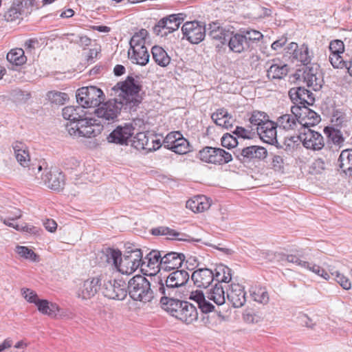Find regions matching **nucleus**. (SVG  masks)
<instances>
[{
    "instance_id": "37998d69",
    "label": "nucleus",
    "mask_w": 352,
    "mask_h": 352,
    "mask_svg": "<svg viewBox=\"0 0 352 352\" xmlns=\"http://www.w3.org/2000/svg\"><path fill=\"white\" fill-rule=\"evenodd\" d=\"M311 56L312 55L309 50L308 46L305 44H302L296 51V55H294L293 60L301 62L306 66L310 63L311 60Z\"/></svg>"
},
{
    "instance_id": "864d4df0",
    "label": "nucleus",
    "mask_w": 352,
    "mask_h": 352,
    "mask_svg": "<svg viewBox=\"0 0 352 352\" xmlns=\"http://www.w3.org/2000/svg\"><path fill=\"white\" fill-rule=\"evenodd\" d=\"M331 275L334 276V279L344 289H349L351 287V284L349 279L344 274L338 271L331 272Z\"/></svg>"
},
{
    "instance_id": "f8f14e48",
    "label": "nucleus",
    "mask_w": 352,
    "mask_h": 352,
    "mask_svg": "<svg viewBox=\"0 0 352 352\" xmlns=\"http://www.w3.org/2000/svg\"><path fill=\"white\" fill-rule=\"evenodd\" d=\"M184 14H170L161 19L153 27V32L157 36H164L177 30L184 21Z\"/></svg>"
},
{
    "instance_id": "7c9ffc66",
    "label": "nucleus",
    "mask_w": 352,
    "mask_h": 352,
    "mask_svg": "<svg viewBox=\"0 0 352 352\" xmlns=\"http://www.w3.org/2000/svg\"><path fill=\"white\" fill-rule=\"evenodd\" d=\"M228 43L229 48L231 51L235 53H241L246 50L249 47L245 41L243 34H233L229 36L227 41Z\"/></svg>"
},
{
    "instance_id": "b1692460",
    "label": "nucleus",
    "mask_w": 352,
    "mask_h": 352,
    "mask_svg": "<svg viewBox=\"0 0 352 352\" xmlns=\"http://www.w3.org/2000/svg\"><path fill=\"white\" fill-rule=\"evenodd\" d=\"M245 292L239 284H232L227 297L234 307H241L246 302Z\"/></svg>"
},
{
    "instance_id": "2eb2a0df",
    "label": "nucleus",
    "mask_w": 352,
    "mask_h": 352,
    "mask_svg": "<svg viewBox=\"0 0 352 352\" xmlns=\"http://www.w3.org/2000/svg\"><path fill=\"white\" fill-rule=\"evenodd\" d=\"M182 30L187 40L191 43L197 44L204 40L206 27L197 21H188L183 25Z\"/></svg>"
},
{
    "instance_id": "0e129e2a",
    "label": "nucleus",
    "mask_w": 352,
    "mask_h": 352,
    "mask_svg": "<svg viewBox=\"0 0 352 352\" xmlns=\"http://www.w3.org/2000/svg\"><path fill=\"white\" fill-rule=\"evenodd\" d=\"M198 307L203 313L206 314L212 311L214 308V305L206 300V298L199 302V305Z\"/></svg>"
},
{
    "instance_id": "aec40b11",
    "label": "nucleus",
    "mask_w": 352,
    "mask_h": 352,
    "mask_svg": "<svg viewBox=\"0 0 352 352\" xmlns=\"http://www.w3.org/2000/svg\"><path fill=\"white\" fill-rule=\"evenodd\" d=\"M134 128L131 124H125L124 126H118L108 136L109 142L126 144L128 140L133 135Z\"/></svg>"
},
{
    "instance_id": "f03ea898",
    "label": "nucleus",
    "mask_w": 352,
    "mask_h": 352,
    "mask_svg": "<svg viewBox=\"0 0 352 352\" xmlns=\"http://www.w3.org/2000/svg\"><path fill=\"white\" fill-rule=\"evenodd\" d=\"M126 251L122 256L121 252L112 248H107L103 252L106 262L113 266L122 274H130L139 267L145 264L143 254L140 248L133 244L126 245Z\"/></svg>"
},
{
    "instance_id": "8fccbe9b",
    "label": "nucleus",
    "mask_w": 352,
    "mask_h": 352,
    "mask_svg": "<svg viewBox=\"0 0 352 352\" xmlns=\"http://www.w3.org/2000/svg\"><path fill=\"white\" fill-rule=\"evenodd\" d=\"M48 98L52 103H55L56 104H63L69 100V96L67 94L59 91L49 92Z\"/></svg>"
},
{
    "instance_id": "603ef678",
    "label": "nucleus",
    "mask_w": 352,
    "mask_h": 352,
    "mask_svg": "<svg viewBox=\"0 0 352 352\" xmlns=\"http://www.w3.org/2000/svg\"><path fill=\"white\" fill-rule=\"evenodd\" d=\"M303 268H306L309 271L314 272L319 276L324 278L327 280L330 278L329 274L325 270L321 268L319 265L314 263H311L306 261V265H304Z\"/></svg>"
},
{
    "instance_id": "49530a36",
    "label": "nucleus",
    "mask_w": 352,
    "mask_h": 352,
    "mask_svg": "<svg viewBox=\"0 0 352 352\" xmlns=\"http://www.w3.org/2000/svg\"><path fill=\"white\" fill-rule=\"evenodd\" d=\"M148 35V32L145 29H142L135 33L130 40V50L135 49L136 47H145V38Z\"/></svg>"
},
{
    "instance_id": "6e6552de",
    "label": "nucleus",
    "mask_w": 352,
    "mask_h": 352,
    "mask_svg": "<svg viewBox=\"0 0 352 352\" xmlns=\"http://www.w3.org/2000/svg\"><path fill=\"white\" fill-rule=\"evenodd\" d=\"M101 289L105 297L112 300H123L127 296V285L120 279H104Z\"/></svg>"
},
{
    "instance_id": "3c124183",
    "label": "nucleus",
    "mask_w": 352,
    "mask_h": 352,
    "mask_svg": "<svg viewBox=\"0 0 352 352\" xmlns=\"http://www.w3.org/2000/svg\"><path fill=\"white\" fill-rule=\"evenodd\" d=\"M15 252L21 257L31 261H36L37 255L30 248L25 246L17 245Z\"/></svg>"
},
{
    "instance_id": "2f4dec72",
    "label": "nucleus",
    "mask_w": 352,
    "mask_h": 352,
    "mask_svg": "<svg viewBox=\"0 0 352 352\" xmlns=\"http://www.w3.org/2000/svg\"><path fill=\"white\" fill-rule=\"evenodd\" d=\"M338 163L342 172L352 177V149L343 150L339 156Z\"/></svg>"
},
{
    "instance_id": "cd10ccee",
    "label": "nucleus",
    "mask_w": 352,
    "mask_h": 352,
    "mask_svg": "<svg viewBox=\"0 0 352 352\" xmlns=\"http://www.w3.org/2000/svg\"><path fill=\"white\" fill-rule=\"evenodd\" d=\"M280 129L287 131H294L300 125V120L298 116L292 112L291 114H284L280 116L276 121Z\"/></svg>"
},
{
    "instance_id": "6ab92c4d",
    "label": "nucleus",
    "mask_w": 352,
    "mask_h": 352,
    "mask_svg": "<svg viewBox=\"0 0 352 352\" xmlns=\"http://www.w3.org/2000/svg\"><path fill=\"white\" fill-rule=\"evenodd\" d=\"M32 6V1L26 0L23 2L14 3L4 14V18L7 21H14L22 16H27L32 11L29 7Z\"/></svg>"
},
{
    "instance_id": "9b49d317",
    "label": "nucleus",
    "mask_w": 352,
    "mask_h": 352,
    "mask_svg": "<svg viewBox=\"0 0 352 352\" xmlns=\"http://www.w3.org/2000/svg\"><path fill=\"white\" fill-rule=\"evenodd\" d=\"M163 145L165 148L179 155H184L190 151L189 142L179 131L169 133L164 138Z\"/></svg>"
},
{
    "instance_id": "f704fd0d",
    "label": "nucleus",
    "mask_w": 352,
    "mask_h": 352,
    "mask_svg": "<svg viewBox=\"0 0 352 352\" xmlns=\"http://www.w3.org/2000/svg\"><path fill=\"white\" fill-rule=\"evenodd\" d=\"M163 254L164 252L152 250L146 254L144 259L143 260L145 261V263L146 262V266L151 269H162Z\"/></svg>"
},
{
    "instance_id": "4468645a",
    "label": "nucleus",
    "mask_w": 352,
    "mask_h": 352,
    "mask_svg": "<svg viewBox=\"0 0 352 352\" xmlns=\"http://www.w3.org/2000/svg\"><path fill=\"white\" fill-rule=\"evenodd\" d=\"M296 76H298L297 78L302 77L307 86L312 87L315 90L321 87L322 80L321 79L319 65L317 64L305 66L303 70H298L296 74Z\"/></svg>"
},
{
    "instance_id": "c9c22d12",
    "label": "nucleus",
    "mask_w": 352,
    "mask_h": 352,
    "mask_svg": "<svg viewBox=\"0 0 352 352\" xmlns=\"http://www.w3.org/2000/svg\"><path fill=\"white\" fill-rule=\"evenodd\" d=\"M151 53L153 60L158 65L166 67L170 63V58L162 47L153 46L151 49Z\"/></svg>"
},
{
    "instance_id": "39448f33",
    "label": "nucleus",
    "mask_w": 352,
    "mask_h": 352,
    "mask_svg": "<svg viewBox=\"0 0 352 352\" xmlns=\"http://www.w3.org/2000/svg\"><path fill=\"white\" fill-rule=\"evenodd\" d=\"M127 294L133 300L143 303L151 302L155 296L150 282L142 275H136L129 280Z\"/></svg>"
},
{
    "instance_id": "1a4fd4ad",
    "label": "nucleus",
    "mask_w": 352,
    "mask_h": 352,
    "mask_svg": "<svg viewBox=\"0 0 352 352\" xmlns=\"http://www.w3.org/2000/svg\"><path fill=\"white\" fill-rule=\"evenodd\" d=\"M36 178H41L47 187L53 190H62L65 186V176L63 173L56 168L49 169L46 163Z\"/></svg>"
},
{
    "instance_id": "412c9836",
    "label": "nucleus",
    "mask_w": 352,
    "mask_h": 352,
    "mask_svg": "<svg viewBox=\"0 0 352 352\" xmlns=\"http://www.w3.org/2000/svg\"><path fill=\"white\" fill-rule=\"evenodd\" d=\"M277 127L278 126L276 122L275 123L269 120L262 126H258L256 132L263 142L274 144L277 142Z\"/></svg>"
},
{
    "instance_id": "9d476101",
    "label": "nucleus",
    "mask_w": 352,
    "mask_h": 352,
    "mask_svg": "<svg viewBox=\"0 0 352 352\" xmlns=\"http://www.w3.org/2000/svg\"><path fill=\"white\" fill-rule=\"evenodd\" d=\"M199 158L205 162L223 164L232 160V154L220 148L206 146L199 152Z\"/></svg>"
},
{
    "instance_id": "a18cd8bd",
    "label": "nucleus",
    "mask_w": 352,
    "mask_h": 352,
    "mask_svg": "<svg viewBox=\"0 0 352 352\" xmlns=\"http://www.w3.org/2000/svg\"><path fill=\"white\" fill-rule=\"evenodd\" d=\"M214 279L220 283H229L231 279V270L225 266L220 265L216 269V273L214 274Z\"/></svg>"
},
{
    "instance_id": "72a5a7b5",
    "label": "nucleus",
    "mask_w": 352,
    "mask_h": 352,
    "mask_svg": "<svg viewBox=\"0 0 352 352\" xmlns=\"http://www.w3.org/2000/svg\"><path fill=\"white\" fill-rule=\"evenodd\" d=\"M289 67L286 64H272L267 70V76L270 80H280L288 74Z\"/></svg>"
},
{
    "instance_id": "c03bdc74",
    "label": "nucleus",
    "mask_w": 352,
    "mask_h": 352,
    "mask_svg": "<svg viewBox=\"0 0 352 352\" xmlns=\"http://www.w3.org/2000/svg\"><path fill=\"white\" fill-rule=\"evenodd\" d=\"M269 120L268 116L261 111H254L252 112L249 121L252 126H255L254 130L258 131V126H262L264 123Z\"/></svg>"
},
{
    "instance_id": "338daca9",
    "label": "nucleus",
    "mask_w": 352,
    "mask_h": 352,
    "mask_svg": "<svg viewBox=\"0 0 352 352\" xmlns=\"http://www.w3.org/2000/svg\"><path fill=\"white\" fill-rule=\"evenodd\" d=\"M43 226L45 228V229L50 232H55L57 228L56 222L51 219H47L43 221Z\"/></svg>"
},
{
    "instance_id": "e2e57ef3",
    "label": "nucleus",
    "mask_w": 352,
    "mask_h": 352,
    "mask_svg": "<svg viewBox=\"0 0 352 352\" xmlns=\"http://www.w3.org/2000/svg\"><path fill=\"white\" fill-rule=\"evenodd\" d=\"M138 141V146H141L142 148L151 150L149 147L150 139L146 136L144 133H138L134 138Z\"/></svg>"
},
{
    "instance_id": "4c0bfd02",
    "label": "nucleus",
    "mask_w": 352,
    "mask_h": 352,
    "mask_svg": "<svg viewBox=\"0 0 352 352\" xmlns=\"http://www.w3.org/2000/svg\"><path fill=\"white\" fill-rule=\"evenodd\" d=\"M207 298L217 305H223L226 302L225 292L221 284H215L214 287L207 293Z\"/></svg>"
},
{
    "instance_id": "c756f323",
    "label": "nucleus",
    "mask_w": 352,
    "mask_h": 352,
    "mask_svg": "<svg viewBox=\"0 0 352 352\" xmlns=\"http://www.w3.org/2000/svg\"><path fill=\"white\" fill-rule=\"evenodd\" d=\"M159 295L161 296L160 302L162 308L173 316L177 308L179 307L178 305L182 302L179 298H182V294L181 296Z\"/></svg>"
},
{
    "instance_id": "5701e85b",
    "label": "nucleus",
    "mask_w": 352,
    "mask_h": 352,
    "mask_svg": "<svg viewBox=\"0 0 352 352\" xmlns=\"http://www.w3.org/2000/svg\"><path fill=\"white\" fill-rule=\"evenodd\" d=\"M191 278L198 287H208L214 280V274L208 268H200L195 270Z\"/></svg>"
},
{
    "instance_id": "20e7f679",
    "label": "nucleus",
    "mask_w": 352,
    "mask_h": 352,
    "mask_svg": "<svg viewBox=\"0 0 352 352\" xmlns=\"http://www.w3.org/2000/svg\"><path fill=\"white\" fill-rule=\"evenodd\" d=\"M66 130L71 136L94 138L100 134L102 126L98 124L96 119L84 118L76 122H67Z\"/></svg>"
},
{
    "instance_id": "09e8293b",
    "label": "nucleus",
    "mask_w": 352,
    "mask_h": 352,
    "mask_svg": "<svg viewBox=\"0 0 352 352\" xmlns=\"http://www.w3.org/2000/svg\"><path fill=\"white\" fill-rule=\"evenodd\" d=\"M252 297L254 301L263 305L268 303L270 297L267 292L263 288H258L252 294Z\"/></svg>"
},
{
    "instance_id": "bb28decb",
    "label": "nucleus",
    "mask_w": 352,
    "mask_h": 352,
    "mask_svg": "<svg viewBox=\"0 0 352 352\" xmlns=\"http://www.w3.org/2000/svg\"><path fill=\"white\" fill-rule=\"evenodd\" d=\"M210 200L204 195L195 196L186 201V208L193 212H202L210 207Z\"/></svg>"
},
{
    "instance_id": "58836bf2",
    "label": "nucleus",
    "mask_w": 352,
    "mask_h": 352,
    "mask_svg": "<svg viewBox=\"0 0 352 352\" xmlns=\"http://www.w3.org/2000/svg\"><path fill=\"white\" fill-rule=\"evenodd\" d=\"M36 305L38 310L43 314L54 317L58 311V307L56 304L50 302L47 300H39Z\"/></svg>"
},
{
    "instance_id": "0eeeda50",
    "label": "nucleus",
    "mask_w": 352,
    "mask_h": 352,
    "mask_svg": "<svg viewBox=\"0 0 352 352\" xmlns=\"http://www.w3.org/2000/svg\"><path fill=\"white\" fill-rule=\"evenodd\" d=\"M77 102L82 108L96 107L104 100L102 91L95 87H83L78 89L76 94Z\"/></svg>"
},
{
    "instance_id": "a878e982",
    "label": "nucleus",
    "mask_w": 352,
    "mask_h": 352,
    "mask_svg": "<svg viewBox=\"0 0 352 352\" xmlns=\"http://www.w3.org/2000/svg\"><path fill=\"white\" fill-rule=\"evenodd\" d=\"M99 283L100 278L98 277L85 280L80 288L78 296L82 299H88L93 297L99 289Z\"/></svg>"
},
{
    "instance_id": "4be33fe9",
    "label": "nucleus",
    "mask_w": 352,
    "mask_h": 352,
    "mask_svg": "<svg viewBox=\"0 0 352 352\" xmlns=\"http://www.w3.org/2000/svg\"><path fill=\"white\" fill-rule=\"evenodd\" d=\"M267 155V151L264 147L250 146L241 149L236 157L239 160L245 162L253 159H264Z\"/></svg>"
},
{
    "instance_id": "5fc2aeb1",
    "label": "nucleus",
    "mask_w": 352,
    "mask_h": 352,
    "mask_svg": "<svg viewBox=\"0 0 352 352\" xmlns=\"http://www.w3.org/2000/svg\"><path fill=\"white\" fill-rule=\"evenodd\" d=\"M221 144L223 147L230 148L237 146L238 142L236 138L232 135L226 133L221 138Z\"/></svg>"
},
{
    "instance_id": "ddd939ff",
    "label": "nucleus",
    "mask_w": 352,
    "mask_h": 352,
    "mask_svg": "<svg viewBox=\"0 0 352 352\" xmlns=\"http://www.w3.org/2000/svg\"><path fill=\"white\" fill-rule=\"evenodd\" d=\"M291 111L298 116L300 126L305 128L309 129L310 126H314L321 120L320 116L307 106H292Z\"/></svg>"
},
{
    "instance_id": "7ed1b4c3",
    "label": "nucleus",
    "mask_w": 352,
    "mask_h": 352,
    "mask_svg": "<svg viewBox=\"0 0 352 352\" xmlns=\"http://www.w3.org/2000/svg\"><path fill=\"white\" fill-rule=\"evenodd\" d=\"M189 278L188 272L184 270L173 271L165 280L158 278V280L153 285L155 295L181 296L182 288L188 283Z\"/></svg>"
},
{
    "instance_id": "dca6fc26",
    "label": "nucleus",
    "mask_w": 352,
    "mask_h": 352,
    "mask_svg": "<svg viewBox=\"0 0 352 352\" xmlns=\"http://www.w3.org/2000/svg\"><path fill=\"white\" fill-rule=\"evenodd\" d=\"M289 96L294 106H310L315 102L313 93L301 87H293L289 91Z\"/></svg>"
},
{
    "instance_id": "e433bc0d",
    "label": "nucleus",
    "mask_w": 352,
    "mask_h": 352,
    "mask_svg": "<svg viewBox=\"0 0 352 352\" xmlns=\"http://www.w3.org/2000/svg\"><path fill=\"white\" fill-rule=\"evenodd\" d=\"M62 115L65 120H68L67 122H76L85 116L81 106H67L63 109Z\"/></svg>"
},
{
    "instance_id": "774afa93",
    "label": "nucleus",
    "mask_w": 352,
    "mask_h": 352,
    "mask_svg": "<svg viewBox=\"0 0 352 352\" xmlns=\"http://www.w3.org/2000/svg\"><path fill=\"white\" fill-rule=\"evenodd\" d=\"M8 213L9 214V216L7 219L11 221L20 219L22 216V212L18 208H12L8 211Z\"/></svg>"
},
{
    "instance_id": "6e6d98bb",
    "label": "nucleus",
    "mask_w": 352,
    "mask_h": 352,
    "mask_svg": "<svg viewBox=\"0 0 352 352\" xmlns=\"http://www.w3.org/2000/svg\"><path fill=\"white\" fill-rule=\"evenodd\" d=\"M281 260L283 261H287V263L294 264L302 268L304 265H306V261L300 259L298 256L294 254L283 255Z\"/></svg>"
},
{
    "instance_id": "f3484780",
    "label": "nucleus",
    "mask_w": 352,
    "mask_h": 352,
    "mask_svg": "<svg viewBox=\"0 0 352 352\" xmlns=\"http://www.w3.org/2000/svg\"><path fill=\"white\" fill-rule=\"evenodd\" d=\"M329 60L332 66L338 69L346 67V60L341 56L344 52V43L341 40L332 41L329 44Z\"/></svg>"
},
{
    "instance_id": "69168bd1",
    "label": "nucleus",
    "mask_w": 352,
    "mask_h": 352,
    "mask_svg": "<svg viewBox=\"0 0 352 352\" xmlns=\"http://www.w3.org/2000/svg\"><path fill=\"white\" fill-rule=\"evenodd\" d=\"M299 46L296 43L292 42L289 44V45L285 49L286 50L285 53L287 55H289V58L292 59L294 58V55H296V51L298 50Z\"/></svg>"
},
{
    "instance_id": "13d9d810",
    "label": "nucleus",
    "mask_w": 352,
    "mask_h": 352,
    "mask_svg": "<svg viewBox=\"0 0 352 352\" xmlns=\"http://www.w3.org/2000/svg\"><path fill=\"white\" fill-rule=\"evenodd\" d=\"M21 292L24 298L29 302L34 303L36 305L37 301L40 300L38 299L36 293L32 289L23 288L21 289Z\"/></svg>"
},
{
    "instance_id": "c85d7f7f",
    "label": "nucleus",
    "mask_w": 352,
    "mask_h": 352,
    "mask_svg": "<svg viewBox=\"0 0 352 352\" xmlns=\"http://www.w3.org/2000/svg\"><path fill=\"white\" fill-rule=\"evenodd\" d=\"M128 54L133 63L144 66L148 63L150 55L146 47H136L129 50Z\"/></svg>"
},
{
    "instance_id": "393cba45",
    "label": "nucleus",
    "mask_w": 352,
    "mask_h": 352,
    "mask_svg": "<svg viewBox=\"0 0 352 352\" xmlns=\"http://www.w3.org/2000/svg\"><path fill=\"white\" fill-rule=\"evenodd\" d=\"M186 257L182 253L170 252L163 254L162 269L164 270H171L178 269L182 266Z\"/></svg>"
},
{
    "instance_id": "de8ad7c7",
    "label": "nucleus",
    "mask_w": 352,
    "mask_h": 352,
    "mask_svg": "<svg viewBox=\"0 0 352 352\" xmlns=\"http://www.w3.org/2000/svg\"><path fill=\"white\" fill-rule=\"evenodd\" d=\"M232 34V32L224 28L217 31H210L208 33L209 36L212 39L219 41L222 44H225L228 41L229 36Z\"/></svg>"
},
{
    "instance_id": "f257e3e1",
    "label": "nucleus",
    "mask_w": 352,
    "mask_h": 352,
    "mask_svg": "<svg viewBox=\"0 0 352 352\" xmlns=\"http://www.w3.org/2000/svg\"><path fill=\"white\" fill-rule=\"evenodd\" d=\"M112 89L118 98L109 100L106 102H102L94 111L96 120L102 127L116 120L124 105H129L131 108L137 106L142 100L140 95L141 86L132 76H128L124 81L118 82Z\"/></svg>"
},
{
    "instance_id": "a211bd4d",
    "label": "nucleus",
    "mask_w": 352,
    "mask_h": 352,
    "mask_svg": "<svg viewBox=\"0 0 352 352\" xmlns=\"http://www.w3.org/2000/svg\"><path fill=\"white\" fill-rule=\"evenodd\" d=\"M299 138L307 148L318 151L324 146L322 135L310 129H307L303 133H301Z\"/></svg>"
},
{
    "instance_id": "a19ab883",
    "label": "nucleus",
    "mask_w": 352,
    "mask_h": 352,
    "mask_svg": "<svg viewBox=\"0 0 352 352\" xmlns=\"http://www.w3.org/2000/svg\"><path fill=\"white\" fill-rule=\"evenodd\" d=\"M324 133L335 145L339 147L343 146L344 138L339 129L331 126H326L324 129Z\"/></svg>"
},
{
    "instance_id": "bf43d9fd",
    "label": "nucleus",
    "mask_w": 352,
    "mask_h": 352,
    "mask_svg": "<svg viewBox=\"0 0 352 352\" xmlns=\"http://www.w3.org/2000/svg\"><path fill=\"white\" fill-rule=\"evenodd\" d=\"M284 159L280 155H274L272 159V166L274 170L278 172H283L284 169Z\"/></svg>"
},
{
    "instance_id": "ea45409f",
    "label": "nucleus",
    "mask_w": 352,
    "mask_h": 352,
    "mask_svg": "<svg viewBox=\"0 0 352 352\" xmlns=\"http://www.w3.org/2000/svg\"><path fill=\"white\" fill-rule=\"evenodd\" d=\"M153 234L155 235H166L167 236V239L171 240L186 241L184 238L186 234L178 232L167 227H160L159 228L154 229L153 230Z\"/></svg>"
},
{
    "instance_id": "423d86ee",
    "label": "nucleus",
    "mask_w": 352,
    "mask_h": 352,
    "mask_svg": "<svg viewBox=\"0 0 352 352\" xmlns=\"http://www.w3.org/2000/svg\"><path fill=\"white\" fill-rule=\"evenodd\" d=\"M12 148L15 157L19 164L23 167L28 168V173L30 175L37 177L38 175L43 170L45 162L44 161L30 162L28 148L25 144L21 142L14 143Z\"/></svg>"
},
{
    "instance_id": "79ce46f5",
    "label": "nucleus",
    "mask_w": 352,
    "mask_h": 352,
    "mask_svg": "<svg viewBox=\"0 0 352 352\" xmlns=\"http://www.w3.org/2000/svg\"><path fill=\"white\" fill-rule=\"evenodd\" d=\"M7 60L16 65H21L24 64L27 58L25 56V52L21 48H16L11 50L7 54Z\"/></svg>"
},
{
    "instance_id": "052dcab7",
    "label": "nucleus",
    "mask_w": 352,
    "mask_h": 352,
    "mask_svg": "<svg viewBox=\"0 0 352 352\" xmlns=\"http://www.w3.org/2000/svg\"><path fill=\"white\" fill-rule=\"evenodd\" d=\"M254 131V129L252 126L248 129L243 128L242 126H236L235 130L234 131V133L239 137L242 138H248L250 139L252 137V131Z\"/></svg>"
},
{
    "instance_id": "680f3d73",
    "label": "nucleus",
    "mask_w": 352,
    "mask_h": 352,
    "mask_svg": "<svg viewBox=\"0 0 352 352\" xmlns=\"http://www.w3.org/2000/svg\"><path fill=\"white\" fill-rule=\"evenodd\" d=\"M214 123L220 126H222L226 129L231 128L233 125L234 119L232 116H228L227 118H212Z\"/></svg>"
},
{
    "instance_id": "473e14b6",
    "label": "nucleus",
    "mask_w": 352,
    "mask_h": 352,
    "mask_svg": "<svg viewBox=\"0 0 352 352\" xmlns=\"http://www.w3.org/2000/svg\"><path fill=\"white\" fill-rule=\"evenodd\" d=\"M182 309L183 310L179 320L186 324H191L197 320L198 313L195 306L188 302H184Z\"/></svg>"
},
{
    "instance_id": "4d7b16f0",
    "label": "nucleus",
    "mask_w": 352,
    "mask_h": 352,
    "mask_svg": "<svg viewBox=\"0 0 352 352\" xmlns=\"http://www.w3.org/2000/svg\"><path fill=\"white\" fill-rule=\"evenodd\" d=\"M243 35L245 38V41L248 46L250 41H259L263 37V34L260 32L254 30L246 31Z\"/></svg>"
}]
</instances>
